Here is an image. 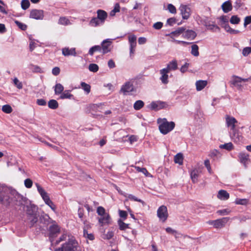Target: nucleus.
<instances>
[{
	"mask_svg": "<svg viewBox=\"0 0 251 251\" xmlns=\"http://www.w3.org/2000/svg\"><path fill=\"white\" fill-rule=\"evenodd\" d=\"M239 161L243 164L245 168H247L248 164L250 162L249 154L246 152H240L238 155Z\"/></svg>",
	"mask_w": 251,
	"mask_h": 251,
	"instance_id": "4468645a",
	"label": "nucleus"
},
{
	"mask_svg": "<svg viewBox=\"0 0 251 251\" xmlns=\"http://www.w3.org/2000/svg\"><path fill=\"white\" fill-rule=\"evenodd\" d=\"M98 221L101 226L104 225H109L111 223V217L109 214H106L103 216H101L98 219Z\"/></svg>",
	"mask_w": 251,
	"mask_h": 251,
	"instance_id": "aec40b11",
	"label": "nucleus"
},
{
	"mask_svg": "<svg viewBox=\"0 0 251 251\" xmlns=\"http://www.w3.org/2000/svg\"><path fill=\"white\" fill-rule=\"evenodd\" d=\"M221 8L224 13H227L231 11L232 9V5L230 0H227L224 2Z\"/></svg>",
	"mask_w": 251,
	"mask_h": 251,
	"instance_id": "4be33fe9",
	"label": "nucleus"
},
{
	"mask_svg": "<svg viewBox=\"0 0 251 251\" xmlns=\"http://www.w3.org/2000/svg\"><path fill=\"white\" fill-rule=\"evenodd\" d=\"M205 26L207 27L208 30H210L212 31H219L220 30L219 27L215 24H210L206 23L205 24Z\"/></svg>",
	"mask_w": 251,
	"mask_h": 251,
	"instance_id": "2f4dec72",
	"label": "nucleus"
},
{
	"mask_svg": "<svg viewBox=\"0 0 251 251\" xmlns=\"http://www.w3.org/2000/svg\"><path fill=\"white\" fill-rule=\"evenodd\" d=\"M73 97V95L70 93V91L68 90L63 91L60 96L61 99H71Z\"/></svg>",
	"mask_w": 251,
	"mask_h": 251,
	"instance_id": "7c9ffc66",
	"label": "nucleus"
},
{
	"mask_svg": "<svg viewBox=\"0 0 251 251\" xmlns=\"http://www.w3.org/2000/svg\"><path fill=\"white\" fill-rule=\"evenodd\" d=\"M2 111L6 114H9L12 112V108L9 104L4 105L2 106Z\"/></svg>",
	"mask_w": 251,
	"mask_h": 251,
	"instance_id": "79ce46f5",
	"label": "nucleus"
},
{
	"mask_svg": "<svg viewBox=\"0 0 251 251\" xmlns=\"http://www.w3.org/2000/svg\"><path fill=\"white\" fill-rule=\"evenodd\" d=\"M179 10L183 19L187 20L189 18L191 14V9L189 5L181 4L179 6Z\"/></svg>",
	"mask_w": 251,
	"mask_h": 251,
	"instance_id": "6e6552de",
	"label": "nucleus"
},
{
	"mask_svg": "<svg viewBox=\"0 0 251 251\" xmlns=\"http://www.w3.org/2000/svg\"><path fill=\"white\" fill-rule=\"evenodd\" d=\"M104 23L102 22L97 17L93 18L89 22V25L91 26L96 27L102 25Z\"/></svg>",
	"mask_w": 251,
	"mask_h": 251,
	"instance_id": "a878e982",
	"label": "nucleus"
},
{
	"mask_svg": "<svg viewBox=\"0 0 251 251\" xmlns=\"http://www.w3.org/2000/svg\"><path fill=\"white\" fill-rule=\"evenodd\" d=\"M96 51L101 52V48L100 46L96 45L91 47L89 50V54L92 56L94 52Z\"/></svg>",
	"mask_w": 251,
	"mask_h": 251,
	"instance_id": "f704fd0d",
	"label": "nucleus"
},
{
	"mask_svg": "<svg viewBox=\"0 0 251 251\" xmlns=\"http://www.w3.org/2000/svg\"><path fill=\"white\" fill-rule=\"evenodd\" d=\"M220 148L222 149H226L228 151H230L233 149V144L231 143H228L225 144L224 145H222L220 146Z\"/></svg>",
	"mask_w": 251,
	"mask_h": 251,
	"instance_id": "8fccbe9b",
	"label": "nucleus"
},
{
	"mask_svg": "<svg viewBox=\"0 0 251 251\" xmlns=\"http://www.w3.org/2000/svg\"><path fill=\"white\" fill-rule=\"evenodd\" d=\"M191 53L194 56H198L199 55V47L196 44H194L191 46Z\"/></svg>",
	"mask_w": 251,
	"mask_h": 251,
	"instance_id": "58836bf2",
	"label": "nucleus"
},
{
	"mask_svg": "<svg viewBox=\"0 0 251 251\" xmlns=\"http://www.w3.org/2000/svg\"><path fill=\"white\" fill-rule=\"evenodd\" d=\"M25 186L27 188H30L32 186V181L29 178H26L24 181Z\"/></svg>",
	"mask_w": 251,
	"mask_h": 251,
	"instance_id": "4d7b16f0",
	"label": "nucleus"
},
{
	"mask_svg": "<svg viewBox=\"0 0 251 251\" xmlns=\"http://www.w3.org/2000/svg\"><path fill=\"white\" fill-rule=\"evenodd\" d=\"M83 236L84 237L90 240H93L94 239L93 234L92 233H88L87 231H84V232H83Z\"/></svg>",
	"mask_w": 251,
	"mask_h": 251,
	"instance_id": "052dcab7",
	"label": "nucleus"
},
{
	"mask_svg": "<svg viewBox=\"0 0 251 251\" xmlns=\"http://www.w3.org/2000/svg\"><path fill=\"white\" fill-rule=\"evenodd\" d=\"M119 214L121 218H123V220H126L127 216V213L126 211L119 210Z\"/></svg>",
	"mask_w": 251,
	"mask_h": 251,
	"instance_id": "680f3d73",
	"label": "nucleus"
},
{
	"mask_svg": "<svg viewBox=\"0 0 251 251\" xmlns=\"http://www.w3.org/2000/svg\"><path fill=\"white\" fill-rule=\"evenodd\" d=\"M54 94L56 95H60L64 91V87L60 83H57L54 87Z\"/></svg>",
	"mask_w": 251,
	"mask_h": 251,
	"instance_id": "c756f323",
	"label": "nucleus"
},
{
	"mask_svg": "<svg viewBox=\"0 0 251 251\" xmlns=\"http://www.w3.org/2000/svg\"><path fill=\"white\" fill-rule=\"evenodd\" d=\"M13 82L18 89L22 88L23 85L17 77L14 78L13 79Z\"/></svg>",
	"mask_w": 251,
	"mask_h": 251,
	"instance_id": "0e129e2a",
	"label": "nucleus"
},
{
	"mask_svg": "<svg viewBox=\"0 0 251 251\" xmlns=\"http://www.w3.org/2000/svg\"><path fill=\"white\" fill-rule=\"evenodd\" d=\"M15 23L18 26L19 28L23 30H25L27 28V25L18 21H15Z\"/></svg>",
	"mask_w": 251,
	"mask_h": 251,
	"instance_id": "603ef678",
	"label": "nucleus"
},
{
	"mask_svg": "<svg viewBox=\"0 0 251 251\" xmlns=\"http://www.w3.org/2000/svg\"><path fill=\"white\" fill-rule=\"evenodd\" d=\"M97 18L102 22L104 23L107 17V13L102 10H98L97 11Z\"/></svg>",
	"mask_w": 251,
	"mask_h": 251,
	"instance_id": "393cba45",
	"label": "nucleus"
},
{
	"mask_svg": "<svg viewBox=\"0 0 251 251\" xmlns=\"http://www.w3.org/2000/svg\"><path fill=\"white\" fill-rule=\"evenodd\" d=\"M30 2L28 0H22L21 1V7L23 10H26L29 8Z\"/></svg>",
	"mask_w": 251,
	"mask_h": 251,
	"instance_id": "de8ad7c7",
	"label": "nucleus"
},
{
	"mask_svg": "<svg viewBox=\"0 0 251 251\" xmlns=\"http://www.w3.org/2000/svg\"><path fill=\"white\" fill-rule=\"evenodd\" d=\"M29 69L34 73H41L42 72V69L41 68L37 65L31 64L29 66Z\"/></svg>",
	"mask_w": 251,
	"mask_h": 251,
	"instance_id": "37998d69",
	"label": "nucleus"
},
{
	"mask_svg": "<svg viewBox=\"0 0 251 251\" xmlns=\"http://www.w3.org/2000/svg\"><path fill=\"white\" fill-rule=\"evenodd\" d=\"M118 224L119 226V228L121 230H124L128 228V224L125 223L121 219L118 221Z\"/></svg>",
	"mask_w": 251,
	"mask_h": 251,
	"instance_id": "ea45409f",
	"label": "nucleus"
},
{
	"mask_svg": "<svg viewBox=\"0 0 251 251\" xmlns=\"http://www.w3.org/2000/svg\"><path fill=\"white\" fill-rule=\"evenodd\" d=\"M240 21V18L236 15L232 16L230 19V22L232 24H238Z\"/></svg>",
	"mask_w": 251,
	"mask_h": 251,
	"instance_id": "864d4df0",
	"label": "nucleus"
},
{
	"mask_svg": "<svg viewBox=\"0 0 251 251\" xmlns=\"http://www.w3.org/2000/svg\"><path fill=\"white\" fill-rule=\"evenodd\" d=\"M168 106L166 102L161 101H152L147 106L148 108L152 110H159L166 108Z\"/></svg>",
	"mask_w": 251,
	"mask_h": 251,
	"instance_id": "1a4fd4ad",
	"label": "nucleus"
},
{
	"mask_svg": "<svg viewBox=\"0 0 251 251\" xmlns=\"http://www.w3.org/2000/svg\"><path fill=\"white\" fill-rule=\"evenodd\" d=\"M89 70L92 72H97L99 70V66L96 64L92 63L89 66Z\"/></svg>",
	"mask_w": 251,
	"mask_h": 251,
	"instance_id": "09e8293b",
	"label": "nucleus"
},
{
	"mask_svg": "<svg viewBox=\"0 0 251 251\" xmlns=\"http://www.w3.org/2000/svg\"><path fill=\"white\" fill-rule=\"evenodd\" d=\"M128 199L133 201H138L140 202H141L142 203H144V201L141 200V199H138L137 197L134 196V195L132 194H126V197Z\"/></svg>",
	"mask_w": 251,
	"mask_h": 251,
	"instance_id": "c03bdc74",
	"label": "nucleus"
},
{
	"mask_svg": "<svg viewBox=\"0 0 251 251\" xmlns=\"http://www.w3.org/2000/svg\"><path fill=\"white\" fill-rule=\"evenodd\" d=\"M183 155L181 153L176 154L174 157V161L176 163L182 165L183 163Z\"/></svg>",
	"mask_w": 251,
	"mask_h": 251,
	"instance_id": "c9c22d12",
	"label": "nucleus"
},
{
	"mask_svg": "<svg viewBox=\"0 0 251 251\" xmlns=\"http://www.w3.org/2000/svg\"><path fill=\"white\" fill-rule=\"evenodd\" d=\"M197 36V33L193 30H187L182 34L183 38L193 40Z\"/></svg>",
	"mask_w": 251,
	"mask_h": 251,
	"instance_id": "412c9836",
	"label": "nucleus"
},
{
	"mask_svg": "<svg viewBox=\"0 0 251 251\" xmlns=\"http://www.w3.org/2000/svg\"><path fill=\"white\" fill-rule=\"evenodd\" d=\"M128 42L130 47L135 48L136 46V37L134 35H131L128 36Z\"/></svg>",
	"mask_w": 251,
	"mask_h": 251,
	"instance_id": "473e14b6",
	"label": "nucleus"
},
{
	"mask_svg": "<svg viewBox=\"0 0 251 251\" xmlns=\"http://www.w3.org/2000/svg\"><path fill=\"white\" fill-rule=\"evenodd\" d=\"M225 124L226 127L228 130H233L236 128V124L238 123L237 120L229 115H226L225 117Z\"/></svg>",
	"mask_w": 251,
	"mask_h": 251,
	"instance_id": "423d86ee",
	"label": "nucleus"
},
{
	"mask_svg": "<svg viewBox=\"0 0 251 251\" xmlns=\"http://www.w3.org/2000/svg\"><path fill=\"white\" fill-rule=\"evenodd\" d=\"M189 66H190L189 63H185L180 68V72L182 73L186 72L187 71Z\"/></svg>",
	"mask_w": 251,
	"mask_h": 251,
	"instance_id": "69168bd1",
	"label": "nucleus"
},
{
	"mask_svg": "<svg viewBox=\"0 0 251 251\" xmlns=\"http://www.w3.org/2000/svg\"><path fill=\"white\" fill-rule=\"evenodd\" d=\"M81 88L83 90L86 94H88L91 91V86L84 82L80 83Z\"/></svg>",
	"mask_w": 251,
	"mask_h": 251,
	"instance_id": "72a5a7b5",
	"label": "nucleus"
},
{
	"mask_svg": "<svg viewBox=\"0 0 251 251\" xmlns=\"http://www.w3.org/2000/svg\"><path fill=\"white\" fill-rule=\"evenodd\" d=\"M163 26V23L160 22H158L154 23L153 25V27L155 29H160Z\"/></svg>",
	"mask_w": 251,
	"mask_h": 251,
	"instance_id": "774afa93",
	"label": "nucleus"
},
{
	"mask_svg": "<svg viewBox=\"0 0 251 251\" xmlns=\"http://www.w3.org/2000/svg\"><path fill=\"white\" fill-rule=\"evenodd\" d=\"M248 202V200L246 199H236L235 203L236 204L246 205Z\"/></svg>",
	"mask_w": 251,
	"mask_h": 251,
	"instance_id": "49530a36",
	"label": "nucleus"
},
{
	"mask_svg": "<svg viewBox=\"0 0 251 251\" xmlns=\"http://www.w3.org/2000/svg\"><path fill=\"white\" fill-rule=\"evenodd\" d=\"M207 83V80H199L197 81L195 83L197 91H200L203 89Z\"/></svg>",
	"mask_w": 251,
	"mask_h": 251,
	"instance_id": "5701e85b",
	"label": "nucleus"
},
{
	"mask_svg": "<svg viewBox=\"0 0 251 251\" xmlns=\"http://www.w3.org/2000/svg\"><path fill=\"white\" fill-rule=\"evenodd\" d=\"M177 68V63L176 60H172L170 62L165 69L169 72L171 70L175 71Z\"/></svg>",
	"mask_w": 251,
	"mask_h": 251,
	"instance_id": "bb28decb",
	"label": "nucleus"
},
{
	"mask_svg": "<svg viewBox=\"0 0 251 251\" xmlns=\"http://www.w3.org/2000/svg\"><path fill=\"white\" fill-rule=\"evenodd\" d=\"M169 72L165 68H163L160 70V74L161 75L160 80L163 84H166L168 83Z\"/></svg>",
	"mask_w": 251,
	"mask_h": 251,
	"instance_id": "a211bd4d",
	"label": "nucleus"
},
{
	"mask_svg": "<svg viewBox=\"0 0 251 251\" xmlns=\"http://www.w3.org/2000/svg\"><path fill=\"white\" fill-rule=\"evenodd\" d=\"M58 24L63 25H68L72 24V22L66 17H61L58 20Z\"/></svg>",
	"mask_w": 251,
	"mask_h": 251,
	"instance_id": "c85d7f7f",
	"label": "nucleus"
},
{
	"mask_svg": "<svg viewBox=\"0 0 251 251\" xmlns=\"http://www.w3.org/2000/svg\"><path fill=\"white\" fill-rule=\"evenodd\" d=\"M135 169L137 171H138V172L142 173L146 176H148V175H149V172L145 168H140L139 167L136 166Z\"/></svg>",
	"mask_w": 251,
	"mask_h": 251,
	"instance_id": "5fc2aeb1",
	"label": "nucleus"
},
{
	"mask_svg": "<svg viewBox=\"0 0 251 251\" xmlns=\"http://www.w3.org/2000/svg\"><path fill=\"white\" fill-rule=\"evenodd\" d=\"M230 213V210L227 209L219 210L217 211V213L220 215H226Z\"/></svg>",
	"mask_w": 251,
	"mask_h": 251,
	"instance_id": "e2e57ef3",
	"label": "nucleus"
},
{
	"mask_svg": "<svg viewBox=\"0 0 251 251\" xmlns=\"http://www.w3.org/2000/svg\"><path fill=\"white\" fill-rule=\"evenodd\" d=\"M9 189L4 185L0 184V203L7 206L12 201V199L8 194Z\"/></svg>",
	"mask_w": 251,
	"mask_h": 251,
	"instance_id": "f03ea898",
	"label": "nucleus"
},
{
	"mask_svg": "<svg viewBox=\"0 0 251 251\" xmlns=\"http://www.w3.org/2000/svg\"><path fill=\"white\" fill-rule=\"evenodd\" d=\"M97 212L98 214L100 216H103V215H105L108 214L105 212V209L102 206H99L97 208Z\"/></svg>",
	"mask_w": 251,
	"mask_h": 251,
	"instance_id": "3c124183",
	"label": "nucleus"
},
{
	"mask_svg": "<svg viewBox=\"0 0 251 251\" xmlns=\"http://www.w3.org/2000/svg\"><path fill=\"white\" fill-rule=\"evenodd\" d=\"M35 185L37 187L38 192L41 195L45 203L48 205L53 211L55 212L56 210V206L50 200L48 193L38 183H36Z\"/></svg>",
	"mask_w": 251,
	"mask_h": 251,
	"instance_id": "7ed1b4c3",
	"label": "nucleus"
},
{
	"mask_svg": "<svg viewBox=\"0 0 251 251\" xmlns=\"http://www.w3.org/2000/svg\"><path fill=\"white\" fill-rule=\"evenodd\" d=\"M217 198L221 200L226 201L229 199V195L226 191L221 190L218 192Z\"/></svg>",
	"mask_w": 251,
	"mask_h": 251,
	"instance_id": "b1692460",
	"label": "nucleus"
},
{
	"mask_svg": "<svg viewBox=\"0 0 251 251\" xmlns=\"http://www.w3.org/2000/svg\"><path fill=\"white\" fill-rule=\"evenodd\" d=\"M44 11L40 9H32L30 11L29 18L36 20H42L44 18Z\"/></svg>",
	"mask_w": 251,
	"mask_h": 251,
	"instance_id": "ddd939ff",
	"label": "nucleus"
},
{
	"mask_svg": "<svg viewBox=\"0 0 251 251\" xmlns=\"http://www.w3.org/2000/svg\"><path fill=\"white\" fill-rule=\"evenodd\" d=\"M133 91H134V86L132 83L129 81L126 82L123 84L120 90V92L124 95H126L128 93Z\"/></svg>",
	"mask_w": 251,
	"mask_h": 251,
	"instance_id": "f8f14e48",
	"label": "nucleus"
},
{
	"mask_svg": "<svg viewBox=\"0 0 251 251\" xmlns=\"http://www.w3.org/2000/svg\"><path fill=\"white\" fill-rule=\"evenodd\" d=\"M159 125V129L160 132L164 134H167L174 129L175 124L174 122H168L166 118H159L157 120Z\"/></svg>",
	"mask_w": 251,
	"mask_h": 251,
	"instance_id": "f257e3e1",
	"label": "nucleus"
},
{
	"mask_svg": "<svg viewBox=\"0 0 251 251\" xmlns=\"http://www.w3.org/2000/svg\"><path fill=\"white\" fill-rule=\"evenodd\" d=\"M242 78L233 75L231 80V83L234 87H236L238 90H242L243 89V85H242Z\"/></svg>",
	"mask_w": 251,
	"mask_h": 251,
	"instance_id": "2eb2a0df",
	"label": "nucleus"
},
{
	"mask_svg": "<svg viewBox=\"0 0 251 251\" xmlns=\"http://www.w3.org/2000/svg\"><path fill=\"white\" fill-rule=\"evenodd\" d=\"M113 40V39H106L101 42L100 47L101 48V52L103 54L107 53L111 51Z\"/></svg>",
	"mask_w": 251,
	"mask_h": 251,
	"instance_id": "9d476101",
	"label": "nucleus"
},
{
	"mask_svg": "<svg viewBox=\"0 0 251 251\" xmlns=\"http://www.w3.org/2000/svg\"><path fill=\"white\" fill-rule=\"evenodd\" d=\"M220 20L219 24H225L228 23V18L226 16H222L219 18Z\"/></svg>",
	"mask_w": 251,
	"mask_h": 251,
	"instance_id": "13d9d810",
	"label": "nucleus"
},
{
	"mask_svg": "<svg viewBox=\"0 0 251 251\" xmlns=\"http://www.w3.org/2000/svg\"><path fill=\"white\" fill-rule=\"evenodd\" d=\"M114 236V232L112 231H108L103 237L104 239L109 240Z\"/></svg>",
	"mask_w": 251,
	"mask_h": 251,
	"instance_id": "6e6d98bb",
	"label": "nucleus"
},
{
	"mask_svg": "<svg viewBox=\"0 0 251 251\" xmlns=\"http://www.w3.org/2000/svg\"><path fill=\"white\" fill-rule=\"evenodd\" d=\"M27 213L29 215V225L30 226H32L37 222V215L33 211H30L29 210H27Z\"/></svg>",
	"mask_w": 251,
	"mask_h": 251,
	"instance_id": "6ab92c4d",
	"label": "nucleus"
},
{
	"mask_svg": "<svg viewBox=\"0 0 251 251\" xmlns=\"http://www.w3.org/2000/svg\"><path fill=\"white\" fill-rule=\"evenodd\" d=\"M229 136L232 140L235 143H239L242 140V136L240 135L238 129L228 130Z\"/></svg>",
	"mask_w": 251,
	"mask_h": 251,
	"instance_id": "9b49d317",
	"label": "nucleus"
},
{
	"mask_svg": "<svg viewBox=\"0 0 251 251\" xmlns=\"http://www.w3.org/2000/svg\"><path fill=\"white\" fill-rule=\"evenodd\" d=\"M190 176L193 182L194 183H197L199 176V170L197 169L192 170L190 172Z\"/></svg>",
	"mask_w": 251,
	"mask_h": 251,
	"instance_id": "cd10ccee",
	"label": "nucleus"
},
{
	"mask_svg": "<svg viewBox=\"0 0 251 251\" xmlns=\"http://www.w3.org/2000/svg\"><path fill=\"white\" fill-rule=\"evenodd\" d=\"M167 10L172 14H175L176 13V7L171 3L167 4Z\"/></svg>",
	"mask_w": 251,
	"mask_h": 251,
	"instance_id": "a18cd8bd",
	"label": "nucleus"
},
{
	"mask_svg": "<svg viewBox=\"0 0 251 251\" xmlns=\"http://www.w3.org/2000/svg\"><path fill=\"white\" fill-rule=\"evenodd\" d=\"M251 23V15L247 16L244 19V27H246V26L250 24Z\"/></svg>",
	"mask_w": 251,
	"mask_h": 251,
	"instance_id": "338daca9",
	"label": "nucleus"
},
{
	"mask_svg": "<svg viewBox=\"0 0 251 251\" xmlns=\"http://www.w3.org/2000/svg\"><path fill=\"white\" fill-rule=\"evenodd\" d=\"M48 106L52 109H56L58 107V103L55 100H51L48 102Z\"/></svg>",
	"mask_w": 251,
	"mask_h": 251,
	"instance_id": "4c0bfd02",
	"label": "nucleus"
},
{
	"mask_svg": "<svg viewBox=\"0 0 251 251\" xmlns=\"http://www.w3.org/2000/svg\"><path fill=\"white\" fill-rule=\"evenodd\" d=\"M78 243L74 237L69 239L67 242L63 244L61 248L58 250L61 251H75L76 250Z\"/></svg>",
	"mask_w": 251,
	"mask_h": 251,
	"instance_id": "20e7f679",
	"label": "nucleus"
},
{
	"mask_svg": "<svg viewBox=\"0 0 251 251\" xmlns=\"http://www.w3.org/2000/svg\"><path fill=\"white\" fill-rule=\"evenodd\" d=\"M50 239L51 244L53 243V238L56 233L60 231V228L58 225L53 224L50 226Z\"/></svg>",
	"mask_w": 251,
	"mask_h": 251,
	"instance_id": "dca6fc26",
	"label": "nucleus"
},
{
	"mask_svg": "<svg viewBox=\"0 0 251 251\" xmlns=\"http://www.w3.org/2000/svg\"><path fill=\"white\" fill-rule=\"evenodd\" d=\"M0 12L4 14H7V11L6 10L7 5L6 4L1 0H0Z\"/></svg>",
	"mask_w": 251,
	"mask_h": 251,
	"instance_id": "a19ab883",
	"label": "nucleus"
},
{
	"mask_svg": "<svg viewBox=\"0 0 251 251\" xmlns=\"http://www.w3.org/2000/svg\"><path fill=\"white\" fill-rule=\"evenodd\" d=\"M157 216L160 221L162 222H165L168 217L167 207L165 205L160 206L157 210Z\"/></svg>",
	"mask_w": 251,
	"mask_h": 251,
	"instance_id": "0eeeda50",
	"label": "nucleus"
},
{
	"mask_svg": "<svg viewBox=\"0 0 251 251\" xmlns=\"http://www.w3.org/2000/svg\"><path fill=\"white\" fill-rule=\"evenodd\" d=\"M144 105V102L141 100H138L135 102L133 107L135 110H139L141 109Z\"/></svg>",
	"mask_w": 251,
	"mask_h": 251,
	"instance_id": "e433bc0d",
	"label": "nucleus"
},
{
	"mask_svg": "<svg viewBox=\"0 0 251 251\" xmlns=\"http://www.w3.org/2000/svg\"><path fill=\"white\" fill-rule=\"evenodd\" d=\"M251 53V47L244 48L242 50V54L244 56H248Z\"/></svg>",
	"mask_w": 251,
	"mask_h": 251,
	"instance_id": "bf43d9fd",
	"label": "nucleus"
},
{
	"mask_svg": "<svg viewBox=\"0 0 251 251\" xmlns=\"http://www.w3.org/2000/svg\"><path fill=\"white\" fill-rule=\"evenodd\" d=\"M229 220V217H224L215 220H209L207 223L216 228H221L224 227Z\"/></svg>",
	"mask_w": 251,
	"mask_h": 251,
	"instance_id": "39448f33",
	"label": "nucleus"
},
{
	"mask_svg": "<svg viewBox=\"0 0 251 251\" xmlns=\"http://www.w3.org/2000/svg\"><path fill=\"white\" fill-rule=\"evenodd\" d=\"M62 53L65 56H68L70 55L75 56L76 55L75 48H63L62 49Z\"/></svg>",
	"mask_w": 251,
	"mask_h": 251,
	"instance_id": "f3484780",
	"label": "nucleus"
}]
</instances>
